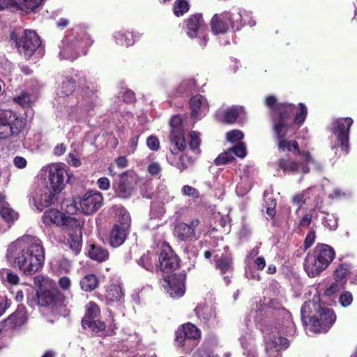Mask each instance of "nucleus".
I'll return each mask as SVG.
<instances>
[{"mask_svg":"<svg viewBox=\"0 0 357 357\" xmlns=\"http://www.w3.org/2000/svg\"><path fill=\"white\" fill-rule=\"evenodd\" d=\"M47 280L48 278L42 275H38L33 278L34 284L38 287V290L43 289V284L47 282Z\"/></svg>","mask_w":357,"mask_h":357,"instance_id":"obj_63","label":"nucleus"},{"mask_svg":"<svg viewBox=\"0 0 357 357\" xmlns=\"http://www.w3.org/2000/svg\"><path fill=\"white\" fill-rule=\"evenodd\" d=\"M349 271V264L345 263L340 264L335 271L334 279L346 284Z\"/></svg>","mask_w":357,"mask_h":357,"instance_id":"obj_39","label":"nucleus"},{"mask_svg":"<svg viewBox=\"0 0 357 357\" xmlns=\"http://www.w3.org/2000/svg\"><path fill=\"white\" fill-rule=\"evenodd\" d=\"M234 156L231 154L229 149L220 153L214 160L216 165H225L234 160Z\"/></svg>","mask_w":357,"mask_h":357,"instance_id":"obj_52","label":"nucleus"},{"mask_svg":"<svg viewBox=\"0 0 357 357\" xmlns=\"http://www.w3.org/2000/svg\"><path fill=\"white\" fill-rule=\"evenodd\" d=\"M192 161L190 158L183 155L179 158V160L177 162L176 166L181 171H183L186 169L192 164Z\"/></svg>","mask_w":357,"mask_h":357,"instance_id":"obj_59","label":"nucleus"},{"mask_svg":"<svg viewBox=\"0 0 357 357\" xmlns=\"http://www.w3.org/2000/svg\"><path fill=\"white\" fill-rule=\"evenodd\" d=\"M284 110L281 111L280 116L275 117L273 120V129L275 137L278 140V148L280 151H295L300 153L299 146L296 140L286 139L289 127L285 121L289 119L295 110V105H284Z\"/></svg>","mask_w":357,"mask_h":357,"instance_id":"obj_5","label":"nucleus"},{"mask_svg":"<svg viewBox=\"0 0 357 357\" xmlns=\"http://www.w3.org/2000/svg\"><path fill=\"white\" fill-rule=\"evenodd\" d=\"M319 303V302L318 301H316L314 300L312 301L305 302L301 309V314L302 319H304L306 318H309L310 321L313 320L314 314L311 315V314H312V310L313 308L314 310L315 311L314 305H318Z\"/></svg>","mask_w":357,"mask_h":357,"instance_id":"obj_43","label":"nucleus"},{"mask_svg":"<svg viewBox=\"0 0 357 357\" xmlns=\"http://www.w3.org/2000/svg\"><path fill=\"white\" fill-rule=\"evenodd\" d=\"M44 0H0V10L8 6H16L26 13L33 11Z\"/></svg>","mask_w":357,"mask_h":357,"instance_id":"obj_24","label":"nucleus"},{"mask_svg":"<svg viewBox=\"0 0 357 357\" xmlns=\"http://www.w3.org/2000/svg\"><path fill=\"white\" fill-rule=\"evenodd\" d=\"M15 42L18 52L26 59H29L41 45L40 38L31 30H25Z\"/></svg>","mask_w":357,"mask_h":357,"instance_id":"obj_9","label":"nucleus"},{"mask_svg":"<svg viewBox=\"0 0 357 357\" xmlns=\"http://www.w3.org/2000/svg\"><path fill=\"white\" fill-rule=\"evenodd\" d=\"M103 204V197L98 191L90 190L86 192L79 201L83 213L91 215L98 211Z\"/></svg>","mask_w":357,"mask_h":357,"instance_id":"obj_18","label":"nucleus"},{"mask_svg":"<svg viewBox=\"0 0 357 357\" xmlns=\"http://www.w3.org/2000/svg\"><path fill=\"white\" fill-rule=\"evenodd\" d=\"M111 213L114 214L116 222L114 225L126 227L130 229L131 218L129 212L123 206H115L112 208Z\"/></svg>","mask_w":357,"mask_h":357,"instance_id":"obj_29","label":"nucleus"},{"mask_svg":"<svg viewBox=\"0 0 357 357\" xmlns=\"http://www.w3.org/2000/svg\"><path fill=\"white\" fill-rule=\"evenodd\" d=\"M123 296V292L119 285L112 284L107 290V299L109 301L114 302L119 301Z\"/></svg>","mask_w":357,"mask_h":357,"instance_id":"obj_42","label":"nucleus"},{"mask_svg":"<svg viewBox=\"0 0 357 357\" xmlns=\"http://www.w3.org/2000/svg\"><path fill=\"white\" fill-rule=\"evenodd\" d=\"M80 286L82 290L91 291L98 287V280L93 274L86 275L80 280Z\"/></svg>","mask_w":357,"mask_h":357,"instance_id":"obj_37","label":"nucleus"},{"mask_svg":"<svg viewBox=\"0 0 357 357\" xmlns=\"http://www.w3.org/2000/svg\"><path fill=\"white\" fill-rule=\"evenodd\" d=\"M315 238V231L311 228L304 241V247L305 250L309 248L314 243Z\"/></svg>","mask_w":357,"mask_h":357,"instance_id":"obj_60","label":"nucleus"},{"mask_svg":"<svg viewBox=\"0 0 357 357\" xmlns=\"http://www.w3.org/2000/svg\"><path fill=\"white\" fill-rule=\"evenodd\" d=\"M42 221L46 226H69L73 227L77 220L55 208L45 211L42 216Z\"/></svg>","mask_w":357,"mask_h":357,"instance_id":"obj_17","label":"nucleus"},{"mask_svg":"<svg viewBox=\"0 0 357 357\" xmlns=\"http://www.w3.org/2000/svg\"><path fill=\"white\" fill-rule=\"evenodd\" d=\"M57 193L52 189L45 187L41 190V193L36 200L35 206L37 209L42 211L44 207H47L53 204Z\"/></svg>","mask_w":357,"mask_h":357,"instance_id":"obj_30","label":"nucleus"},{"mask_svg":"<svg viewBox=\"0 0 357 357\" xmlns=\"http://www.w3.org/2000/svg\"><path fill=\"white\" fill-rule=\"evenodd\" d=\"M98 188L102 190H107L110 187V182L106 177H101L97 181Z\"/></svg>","mask_w":357,"mask_h":357,"instance_id":"obj_64","label":"nucleus"},{"mask_svg":"<svg viewBox=\"0 0 357 357\" xmlns=\"http://www.w3.org/2000/svg\"><path fill=\"white\" fill-rule=\"evenodd\" d=\"M129 233V229L126 227H121L118 225H114L109 236V243L113 248H118L126 241Z\"/></svg>","mask_w":357,"mask_h":357,"instance_id":"obj_28","label":"nucleus"},{"mask_svg":"<svg viewBox=\"0 0 357 357\" xmlns=\"http://www.w3.org/2000/svg\"><path fill=\"white\" fill-rule=\"evenodd\" d=\"M189 105L191 116L197 119L204 116L209 109L206 98L200 94L192 96L190 99Z\"/></svg>","mask_w":357,"mask_h":357,"instance_id":"obj_23","label":"nucleus"},{"mask_svg":"<svg viewBox=\"0 0 357 357\" xmlns=\"http://www.w3.org/2000/svg\"><path fill=\"white\" fill-rule=\"evenodd\" d=\"M264 342L266 344V351H271L273 355L271 357H278V352L282 349H287L289 345V342L287 338L278 336L280 331L276 328H271L264 331Z\"/></svg>","mask_w":357,"mask_h":357,"instance_id":"obj_16","label":"nucleus"},{"mask_svg":"<svg viewBox=\"0 0 357 357\" xmlns=\"http://www.w3.org/2000/svg\"><path fill=\"white\" fill-rule=\"evenodd\" d=\"M244 15H248V13L238 8L220 15L215 14L211 22L212 31L215 34L225 33L230 26L239 30L245 24Z\"/></svg>","mask_w":357,"mask_h":357,"instance_id":"obj_6","label":"nucleus"},{"mask_svg":"<svg viewBox=\"0 0 357 357\" xmlns=\"http://www.w3.org/2000/svg\"><path fill=\"white\" fill-rule=\"evenodd\" d=\"M307 116V107L303 103L299 104V107L298 108L296 114V116L294 118V123L296 124H302Z\"/></svg>","mask_w":357,"mask_h":357,"instance_id":"obj_51","label":"nucleus"},{"mask_svg":"<svg viewBox=\"0 0 357 357\" xmlns=\"http://www.w3.org/2000/svg\"><path fill=\"white\" fill-rule=\"evenodd\" d=\"M82 323L84 328L89 327L96 333L104 331L105 328V324L102 321L98 320L97 319L93 320L82 319Z\"/></svg>","mask_w":357,"mask_h":357,"instance_id":"obj_47","label":"nucleus"},{"mask_svg":"<svg viewBox=\"0 0 357 357\" xmlns=\"http://www.w3.org/2000/svg\"><path fill=\"white\" fill-rule=\"evenodd\" d=\"M248 332L239 337V341L243 349V354L245 357H257L255 349V340L251 334V331L247 326Z\"/></svg>","mask_w":357,"mask_h":357,"instance_id":"obj_27","label":"nucleus"},{"mask_svg":"<svg viewBox=\"0 0 357 357\" xmlns=\"http://www.w3.org/2000/svg\"><path fill=\"white\" fill-rule=\"evenodd\" d=\"M158 259L157 255L153 252H147L144 254L139 259L138 264L144 269L153 271L158 269V266L156 263Z\"/></svg>","mask_w":357,"mask_h":357,"instance_id":"obj_34","label":"nucleus"},{"mask_svg":"<svg viewBox=\"0 0 357 357\" xmlns=\"http://www.w3.org/2000/svg\"><path fill=\"white\" fill-rule=\"evenodd\" d=\"M196 314L204 321H210L216 317L215 308L208 305H199L195 308Z\"/></svg>","mask_w":357,"mask_h":357,"instance_id":"obj_35","label":"nucleus"},{"mask_svg":"<svg viewBox=\"0 0 357 357\" xmlns=\"http://www.w3.org/2000/svg\"><path fill=\"white\" fill-rule=\"evenodd\" d=\"M229 149L232 155L234 154L241 158H245L247 154L246 147L242 142L238 143L236 146Z\"/></svg>","mask_w":357,"mask_h":357,"instance_id":"obj_54","label":"nucleus"},{"mask_svg":"<svg viewBox=\"0 0 357 357\" xmlns=\"http://www.w3.org/2000/svg\"><path fill=\"white\" fill-rule=\"evenodd\" d=\"M315 305V313L312 323L314 330L319 333L327 332L334 324L336 316L329 308L323 306L320 303Z\"/></svg>","mask_w":357,"mask_h":357,"instance_id":"obj_10","label":"nucleus"},{"mask_svg":"<svg viewBox=\"0 0 357 357\" xmlns=\"http://www.w3.org/2000/svg\"><path fill=\"white\" fill-rule=\"evenodd\" d=\"M146 144L148 147L153 151H157L160 146L159 140L154 136H149L147 138Z\"/></svg>","mask_w":357,"mask_h":357,"instance_id":"obj_62","label":"nucleus"},{"mask_svg":"<svg viewBox=\"0 0 357 357\" xmlns=\"http://www.w3.org/2000/svg\"><path fill=\"white\" fill-rule=\"evenodd\" d=\"M58 296L50 290H37L36 298L33 301H28L31 306L36 303L38 305L42 307L56 306Z\"/></svg>","mask_w":357,"mask_h":357,"instance_id":"obj_26","label":"nucleus"},{"mask_svg":"<svg viewBox=\"0 0 357 357\" xmlns=\"http://www.w3.org/2000/svg\"><path fill=\"white\" fill-rule=\"evenodd\" d=\"M335 252L326 244H317L309 252L304 261V270L310 278H315L328 268L334 259Z\"/></svg>","mask_w":357,"mask_h":357,"instance_id":"obj_4","label":"nucleus"},{"mask_svg":"<svg viewBox=\"0 0 357 357\" xmlns=\"http://www.w3.org/2000/svg\"><path fill=\"white\" fill-rule=\"evenodd\" d=\"M160 270L165 273H171L178 267V259L169 246H165L158 257Z\"/></svg>","mask_w":357,"mask_h":357,"instance_id":"obj_19","label":"nucleus"},{"mask_svg":"<svg viewBox=\"0 0 357 357\" xmlns=\"http://www.w3.org/2000/svg\"><path fill=\"white\" fill-rule=\"evenodd\" d=\"M277 99L274 96H267L265 99V103L267 107L273 111L278 112V116L281 111L284 110V105H292L291 104L282 103L280 105L276 104Z\"/></svg>","mask_w":357,"mask_h":357,"instance_id":"obj_49","label":"nucleus"},{"mask_svg":"<svg viewBox=\"0 0 357 357\" xmlns=\"http://www.w3.org/2000/svg\"><path fill=\"white\" fill-rule=\"evenodd\" d=\"M199 225V220L193 219L190 224L178 222L174 227V235L181 241L195 238V229Z\"/></svg>","mask_w":357,"mask_h":357,"instance_id":"obj_22","label":"nucleus"},{"mask_svg":"<svg viewBox=\"0 0 357 357\" xmlns=\"http://www.w3.org/2000/svg\"><path fill=\"white\" fill-rule=\"evenodd\" d=\"M201 337L200 330L194 324L187 323L176 332L175 343L178 347H194Z\"/></svg>","mask_w":357,"mask_h":357,"instance_id":"obj_11","label":"nucleus"},{"mask_svg":"<svg viewBox=\"0 0 357 357\" xmlns=\"http://www.w3.org/2000/svg\"><path fill=\"white\" fill-rule=\"evenodd\" d=\"M189 147L190 149L195 152V153H199L200 149L199 146L201 143V139L199 138V134L195 131H191L189 133Z\"/></svg>","mask_w":357,"mask_h":357,"instance_id":"obj_48","label":"nucleus"},{"mask_svg":"<svg viewBox=\"0 0 357 357\" xmlns=\"http://www.w3.org/2000/svg\"><path fill=\"white\" fill-rule=\"evenodd\" d=\"M243 111V107L238 106H232L224 111H219L218 116L227 123H233L238 117L240 112Z\"/></svg>","mask_w":357,"mask_h":357,"instance_id":"obj_33","label":"nucleus"},{"mask_svg":"<svg viewBox=\"0 0 357 357\" xmlns=\"http://www.w3.org/2000/svg\"><path fill=\"white\" fill-rule=\"evenodd\" d=\"M353 301L352 294L349 291H344L339 298V302L342 307L349 306Z\"/></svg>","mask_w":357,"mask_h":357,"instance_id":"obj_58","label":"nucleus"},{"mask_svg":"<svg viewBox=\"0 0 357 357\" xmlns=\"http://www.w3.org/2000/svg\"><path fill=\"white\" fill-rule=\"evenodd\" d=\"M89 256L91 259L98 261H104L109 257L108 251L98 245H92L89 251Z\"/></svg>","mask_w":357,"mask_h":357,"instance_id":"obj_36","label":"nucleus"},{"mask_svg":"<svg viewBox=\"0 0 357 357\" xmlns=\"http://www.w3.org/2000/svg\"><path fill=\"white\" fill-rule=\"evenodd\" d=\"M243 133L238 130H233L227 133V139L230 142H235L242 139Z\"/></svg>","mask_w":357,"mask_h":357,"instance_id":"obj_56","label":"nucleus"},{"mask_svg":"<svg viewBox=\"0 0 357 357\" xmlns=\"http://www.w3.org/2000/svg\"><path fill=\"white\" fill-rule=\"evenodd\" d=\"M42 170L47 174L50 186L56 192H59L70 179L67 167L63 163H52L44 167Z\"/></svg>","mask_w":357,"mask_h":357,"instance_id":"obj_8","label":"nucleus"},{"mask_svg":"<svg viewBox=\"0 0 357 357\" xmlns=\"http://www.w3.org/2000/svg\"><path fill=\"white\" fill-rule=\"evenodd\" d=\"M162 168L159 163L153 162L148 166L149 173L153 176H159L161 172Z\"/></svg>","mask_w":357,"mask_h":357,"instance_id":"obj_61","label":"nucleus"},{"mask_svg":"<svg viewBox=\"0 0 357 357\" xmlns=\"http://www.w3.org/2000/svg\"><path fill=\"white\" fill-rule=\"evenodd\" d=\"M13 100L14 102L24 108L30 107L33 103L31 96L29 93L24 91H22L20 95L13 97Z\"/></svg>","mask_w":357,"mask_h":357,"instance_id":"obj_45","label":"nucleus"},{"mask_svg":"<svg viewBox=\"0 0 357 357\" xmlns=\"http://www.w3.org/2000/svg\"><path fill=\"white\" fill-rule=\"evenodd\" d=\"M92 43V40L84 30L79 28L73 29L61 41L59 57L61 59L73 61L80 55L86 54L88 47Z\"/></svg>","mask_w":357,"mask_h":357,"instance_id":"obj_3","label":"nucleus"},{"mask_svg":"<svg viewBox=\"0 0 357 357\" xmlns=\"http://www.w3.org/2000/svg\"><path fill=\"white\" fill-rule=\"evenodd\" d=\"M185 31L191 38L198 37L200 38V45L205 47L206 45L207 27L204 24L201 14L190 16L185 21Z\"/></svg>","mask_w":357,"mask_h":357,"instance_id":"obj_12","label":"nucleus"},{"mask_svg":"<svg viewBox=\"0 0 357 357\" xmlns=\"http://www.w3.org/2000/svg\"><path fill=\"white\" fill-rule=\"evenodd\" d=\"M215 267L222 274L232 271V259L229 256H222L217 259Z\"/></svg>","mask_w":357,"mask_h":357,"instance_id":"obj_41","label":"nucleus"},{"mask_svg":"<svg viewBox=\"0 0 357 357\" xmlns=\"http://www.w3.org/2000/svg\"><path fill=\"white\" fill-rule=\"evenodd\" d=\"M304 159L303 162H297L289 160V158H280L278 161V165L284 172L297 174L302 172L307 174L310 172L308 164H313L314 160L312 159L308 152H303L299 153Z\"/></svg>","mask_w":357,"mask_h":357,"instance_id":"obj_14","label":"nucleus"},{"mask_svg":"<svg viewBox=\"0 0 357 357\" xmlns=\"http://www.w3.org/2000/svg\"><path fill=\"white\" fill-rule=\"evenodd\" d=\"M75 88V82L71 78H66L58 88L56 96L59 98L66 97V109L68 115L76 117L79 114L88 112L95 106L96 95L93 91H83L80 98L71 96Z\"/></svg>","mask_w":357,"mask_h":357,"instance_id":"obj_2","label":"nucleus"},{"mask_svg":"<svg viewBox=\"0 0 357 357\" xmlns=\"http://www.w3.org/2000/svg\"><path fill=\"white\" fill-rule=\"evenodd\" d=\"M345 284L335 280V282L331 284L326 290H325V295L326 296H332L335 294V293L340 291V290L343 289L344 288Z\"/></svg>","mask_w":357,"mask_h":357,"instance_id":"obj_53","label":"nucleus"},{"mask_svg":"<svg viewBox=\"0 0 357 357\" xmlns=\"http://www.w3.org/2000/svg\"><path fill=\"white\" fill-rule=\"evenodd\" d=\"M26 120L10 110L0 111V138L17 137L23 131Z\"/></svg>","mask_w":357,"mask_h":357,"instance_id":"obj_7","label":"nucleus"},{"mask_svg":"<svg viewBox=\"0 0 357 357\" xmlns=\"http://www.w3.org/2000/svg\"><path fill=\"white\" fill-rule=\"evenodd\" d=\"M7 259L15 268L25 275H32L40 271L45 261V248L42 241L34 235L24 234L9 244Z\"/></svg>","mask_w":357,"mask_h":357,"instance_id":"obj_1","label":"nucleus"},{"mask_svg":"<svg viewBox=\"0 0 357 357\" xmlns=\"http://www.w3.org/2000/svg\"><path fill=\"white\" fill-rule=\"evenodd\" d=\"M27 319L25 309L22 306H18L15 312H13L6 320L7 325L10 327L15 328L21 326Z\"/></svg>","mask_w":357,"mask_h":357,"instance_id":"obj_32","label":"nucleus"},{"mask_svg":"<svg viewBox=\"0 0 357 357\" xmlns=\"http://www.w3.org/2000/svg\"><path fill=\"white\" fill-rule=\"evenodd\" d=\"M75 229L69 234L68 242L69 247L73 252L74 255H77L79 253L82 248V231L81 224L77 221V224L74 225Z\"/></svg>","mask_w":357,"mask_h":357,"instance_id":"obj_31","label":"nucleus"},{"mask_svg":"<svg viewBox=\"0 0 357 357\" xmlns=\"http://www.w3.org/2000/svg\"><path fill=\"white\" fill-rule=\"evenodd\" d=\"M162 285L172 298H180L184 294V280L181 276H166L163 278Z\"/></svg>","mask_w":357,"mask_h":357,"instance_id":"obj_20","label":"nucleus"},{"mask_svg":"<svg viewBox=\"0 0 357 357\" xmlns=\"http://www.w3.org/2000/svg\"><path fill=\"white\" fill-rule=\"evenodd\" d=\"M116 43L118 45L128 47L134 43L132 34L130 32L118 31L114 34Z\"/></svg>","mask_w":357,"mask_h":357,"instance_id":"obj_38","label":"nucleus"},{"mask_svg":"<svg viewBox=\"0 0 357 357\" xmlns=\"http://www.w3.org/2000/svg\"><path fill=\"white\" fill-rule=\"evenodd\" d=\"M174 198V197L168 192L165 185H160L155 191L154 201L151 203V209H158V213L163 214L165 213V206Z\"/></svg>","mask_w":357,"mask_h":357,"instance_id":"obj_21","label":"nucleus"},{"mask_svg":"<svg viewBox=\"0 0 357 357\" xmlns=\"http://www.w3.org/2000/svg\"><path fill=\"white\" fill-rule=\"evenodd\" d=\"M113 186L116 195L123 199L130 197L134 190L131 178L126 173L120 175L119 181L115 182Z\"/></svg>","mask_w":357,"mask_h":357,"instance_id":"obj_25","label":"nucleus"},{"mask_svg":"<svg viewBox=\"0 0 357 357\" xmlns=\"http://www.w3.org/2000/svg\"><path fill=\"white\" fill-rule=\"evenodd\" d=\"M352 123V119L347 117L337 119L333 124V135L340 142L342 150L345 154L349 153V135Z\"/></svg>","mask_w":357,"mask_h":357,"instance_id":"obj_15","label":"nucleus"},{"mask_svg":"<svg viewBox=\"0 0 357 357\" xmlns=\"http://www.w3.org/2000/svg\"><path fill=\"white\" fill-rule=\"evenodd\" d=\"M172 128L169 135V141L174 148H171L170 151L172 154H176L179 151H182L186 147V142L183 135V129L182 126V119L180 116H174L169 122Z\"/></svg>","mask_w":357,"mask_h":357,"instance_id":"obj_13","label":"nucleus"},{"mask_svg":"<svg viewBox=\"0 0 357 357\" xmlns=\"http://www.w3.org/2000/svg\"><path fill=\"white\" fill-rule=\"evenodd\" d=\"M0 275L2 281L6 282L10 284H17L19 282L20 278L17 273H15L11 270L3 268L0 271Z\"/></svg>","mask_w":357,"mask_h":357,"instance_id":"obj_44","label":"nucleus"},{"mask_svg":"<svg viewBox=\"0 0 357 357\" xmlns=\"http://www.w3.org/2000/svg\"><path fill=\"white\" fill-rule=\"evenodd\" d=\"M189 10V4L185 0H176L174 6V13L177 17L182 16Z\"/></svg>","mask_w":357,"mask_h":357,"instance_id":"obj_50","label":"nucleus"},{"mask_svg":"<svg viewBox=\"0 0 357 357\" xmlns=\"http://www.w3.org/2000/svg\"><path fill=\"white\" fill-rule=\"evenodd\" d=\"M323 224L330 230H335L337 227V220L333 215H328L324 219Z\"/></svg>","mask_w":357,"mask_h":357,"instance_id":"obj_57","label":"nucleus"},{"mask_svg":"<svg viewBox=\"0 0 357 357\" xmlns=\"http://www.w3.org/2000/svg\"><path fill=\"white\" fill-rule=\"evenodd\" d=\"M100 311L97 304L90 302L86 305V314L83 319L93 320L98 319Z\"/></svg>","mask_w":357,"mask_h":357,"instance_id":"obj_46","label":"nucleus"},{"mask_svg":"<svg viewBox=\"0 0 357 357\" xmlns=\"http://www.w3.org/2000/svg\"><path fill=\"white\" fill-rule=\"evenodd\" d=\"M0 215L8 224L15 222L18 218V213L8 204L0 208Z\"/></svg>","mask_w":357,"mask_h":357,"instance_id":"obj_40","label":"nucleus"},{"mask_svg":"<svg viewBox=\"0 0 357 357\" xmlns=\"http://www.w3.org/2000/svg\"><path fill=\"white\" fill-rule=\"evenodd\" d=\"M182 193L188 197H192L193 199H198L199 197V192L195 188L185 185L182 188Z\"/></svg>","mask_w":357,"mask_h":357,"instance_id":"obj_55","label":"nucleus"}]
</instances>
